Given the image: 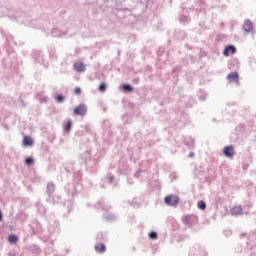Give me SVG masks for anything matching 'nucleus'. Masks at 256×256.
I'll return each instance as SVG.
<instances>
[{
    "mask_svg": "<svg viewBox=\"0 0 256 256\" xmlns=\"http://www.w3.org/2000/svg\"><path fill=\"white\" fill-rule=\"evenodd\" d=\"M74 115H87V106L86 105H79L74 109Z\"/></svg>",
    "mask_w": 256,
    "mask_h": 256,
    "instance_id": "nucleus-2",
    "label": "nucleus"
},
{
    "mask_svg": "<svg viewBox=\"0 0 256 256\" xmlns=\"http://www.w3.org/2000/svg\"><path fill=\"white\" fill-rule=\"evenodd\" d=\"M74 93H75L76 95H81V88L76 87L75 90H74Z\"/></svg>",
    "mask_w": 256,
    "mask_h": 256,
    "instance_id": "nucleus-19",
    "label": "nucleus"
},
{
    "mask_svg": "<svg viewBox=\"0 0 256 256\" xmlns=\"http://www.w3.org/2000/svg\"><path fill=\"white\" fill-rule=\"evenodd\" d=\"M242 211L243 210L239 206H236V207L233 208V213H235V215H241Z\"/></svg>",
    "mask_w": 256,
    "mask_h": 256,
    "instance_id": "nucleus-14",
    "label": "nucleus"
},
{
    "mask_svg": "<svg viewBox=\"0 0 256 256\" xmlns=\"http://www.w3.org/2000/svg\"><path fill=\"white\" fill-rule=\"evenodd\" d=\"M8 241H9L10 243H17V241H19V237H17V235L11 234V235L8 237Z\"/></svg>",
    "mask_w": 256,
    "mask_h": 256,
    "instance_id": "nucleus-10",
    "label": "nucleus"
},
{
    "mask_svg": "<svg viewBox=\"0 0 256 256\" xmlns=\"http://www.w3.org/2000/svg\"><path fill=\"white\" fill-rule=\"evenodd\" d=\"M227 79L231 82V83H239V73L237 72H232L230 74L227 75Z\"/></svg>",
    "mask_w": 256,
    "mask_h": 256,
    "instance_id": "nucleus-4",
    "label": "nucleus"
},
{
    "mask_svg": "<svg viewBox=\"0 0 256 256\" xmlns=\"http://www.w3.org/2000/svg\"><path fill=\"white\" fill-rule=\"evenodd\" d=\"M164 201H165L166 205L175 206V205H178V203H179V196L169 195V196L165 197Z\"/></svg>",
    "mask_w": 256,
    "mask_h": 256,
    "instance_id": "nucleus-1",
    "label": "nucleus"
},
{
    "mask_svg": "<svg viewBox=\"0 0 256 256\" xmlns=\"http://www.w3.org/2000/svg\"><path fill=\"white\" fill-rule=\"evenodd\" d=\"M244 31H246V33L253 31V23H251V21H246L244 23Z\"/></svg>",
    "mask_w": 256,
    "mask_h": 256,
    "instance_id": "nucleus-7",
    "label": "nucleus"
},
{
    "mask_svg": "<svg viewBox=\"0 0 256 256\" xmlns=\"http://www.w3.org/2000/svg\"><path fill=\"white\" fill-rule=\"evenodd\" d=\"M206 208H207V204H205V201L198 202V209L205 210Z\"/></svg>",
    "mask_w": 256,
    "mask_h": 256,
    "instance_id": "nucleus-13",
    "label": "nucleus"
},
{
    "mask_svg": "<svg viewBox=\"0 0 256 256\" xmlns=\"http://www.w3.org/2000/svg\"><path fill=\"white\" fill-rule=\"evenodd\" d=\"M74 69L78 73H83V71H85V64H83L81 62H76V63H74Z\"/></svg>",
    "mask_w": 256,
    "mask_h": 256,
    "instance_id": "nucleus-6",
    "label": "nucleus"
},
{
    "mask_svg": "<svg viewBox=\"0 0 256 256\" xmlns=\"http://www.w3.org/2000/svg\"><path fill=\"white\" fill-rule=\"evenodd\" d=\"M56 101L58 102V103H63L64 101H65V96H63V95H58L57 97H56Z\"/></svg>",
    "mask_w": 256,
    "mask_h": 256,
    "instance_id": "nucleus-16",
    "label": "nucleus"
},
{
    "mask_svg": "<svg viewBox=\"0 0 256 256\" xmlns=\"http://www.w3.org/2000/svg\"><path fill=\"white\" fill-rule=\"evenodd\" d=\"M3 220V214L0 212V221Z\"/></svg>",
    "mask_w": 256,
    "mask_h": 256,
    "instance_id": "nucleus-20",
    "label": "nucleus"
},
{
    "mask_svg": "<svg viewBox=\"0 0 256 256\" xmlns=\"http://www.w3.org/2000/svg\"><path fill=\"white\" fill-rule=\"evenodd\" d=\"M106 249L105 244H98L95 246L97 253H105Z\"/></svg>",
    "mask_w": 256,
    "mask_h": 256,
    "instance_id": "nucleus-9",
    "label": "nucleus"
},
{
    "mask_svg": "<svg viewBox=\"0 0 256 256\" xmlns=\"http://www.w3.org/2000/svg\"><path fill=\"white\" fill-rule=\"evenodd\" d=\"M106 89H107V84H105V82L100 83L99 85L100 93H105Z\"/></svg>",
    "mask_w": 256,
    "mask_h": 256,
    "instance_id": "nucleus-12",
    "label": "nucleus"
},
{
    "mask_svg": "<svg viewBox=\"0 0 256 256\" xmlns=\"http://www.w3.org/2000/svg\"><path fill=\"white\" fill-rule=\"evenodd\" d=\"M149 237L150 239H157V232H150Z\"/></svg>",
    "mask_w": 256,
    "mask_h": 256,
    "instance_id": "nucleus-18",
    "label": "nucleus"
},
{
    "mask_svg": "<svg viewBox=\"0 0 256 256\" xmlns=\"http://www.w3.org/2000/svg\"><path fill=\"white\" fill-rule=\"evenodd\" d=\"M225 157H229V159L235 157V148L233 146H226L223 150Z\"/></svg>",
    "mask_w": 256,
    "mask_h": 256,
    "instance_id": "nucleus-3",
    "label": "nucleus"
},
{
    "mask_svg": "<svg viewBox=\"0 0 256 256\" xmlns=\"http://www.w3.org/2000/svg\"><path fill=\"white\" fill-rule=\"evenodd\" d=\"M195 154L193 153V152H191L190 154H189V157H193Z\"/></svg>",
    "mask_w": 256,
    "mask_h": 256,
    "instance_id": "nucleus-21",
    "label": "nucleus"
},
{
    "mask_svg": "<svg viewBox=\"0 0 256 256\" xmlns=\"http://www.w3.org/2000/svg\"><path fill=\"white\" fill-rule=\"evenodd\" d=\"M123 90L124 91H133V87H131V85H129V84H124Z\"/></svg>",
    "mask_w": 256,
    "mask_h": 256,
    "instance_id": "nucleus-17",
    "label": "nucleus"
},
{
    "mask_svg": "<svg viewBox=\"0 0 256 256\" xmlns=\"http://www.w3.org/2000/svg\"><path fill=\"white\" fill-rule=\"evenodd\" d=\"M236 51H237V49L235 48V46H228L225 48L223 55L225 57H229V55L235 54Z\"/></svg>",
    "mask_w": 256,
    "mask_h": 256,
    "instance_id": "nucleus-5",
    "label": "nucleus"
},
{
    "mask_svg": "<svg viewBox=\"0 0 256 256\" xmlns=\"http://www.w3.org/2000/svg\"><path fill=\"white\" fill-rule=\"evenodd\" d=\"M23 145L25 147H29V146L33 145V140L31 139V137L24 136V138H23Z\"/></svg>",
    "mask_w": 256,
    "mask_h": 256,
    "instance_id": "nucleus-8",
    "label": "nucleus"
},
{
    "mask_svg": "<svg viewBox=\"0 0 256 256\" xmlns=\"http://www.w3.org/2000/svg\"><path fill=\"white\" fill-rule=\"evenodd\" d=\"M73 123L71 122V120H69L66 125L64 126V131H66L67 133H69V131H71V127H72Z\"/></svg>",
    "mask_w": 256,
    "mask_h": 256,
    "instance_id": "nucleus-11",
    "label": "nucleus"
},
{
    "mask_svg": "<svg viewBox=\"0 0 256 256\" xmlns=\"http://www.w3.org/2000/svg\"><path fill=\"white\" fill-rule=\"evenodd\" d=\"M34 161L35 160L33 158L29 157V158H26L25 163L29 167V166L33 165Z\"/></svg>",
    "mask_w": 256,
    "mask_h": 256,
    "instance_id": "nucleus-15",
    "label": "nucleus"
}]
</instances>
